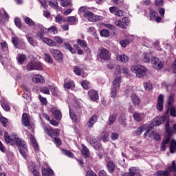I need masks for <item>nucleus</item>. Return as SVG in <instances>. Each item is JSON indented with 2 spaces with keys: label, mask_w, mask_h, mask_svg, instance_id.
Listing matches in <instances>:
<instances>
[{
  "label": "nucleus",
  "mask_w": 176,
  "mask_h": 176,
  "mask_svg": "<svg viewBox=\"0 0 176 176\" xmlns=\"http://www.w3.org/2000/svg\"><path fill=\"white\" fill-rule=\"evenodd\" d=\"M4 140L7 144H10L11 145H16L20 146L22 148H19V153L25 159L27 157V143L24 140L19 138L17 134L12 133L11 135H9L8 132L4 133Z\"/></svg>",
  "instance_id": "nucleus-1"
},
{
  "label": "nucleus",
  "mask_w": 176,
  "mask_h": 176,
  "mask_svg": "<svg viewBox=\"0 0 176 176\" xmlns=\"http://www.w3.org/2000/svg\"><path fill=\"white\" fill-rule=\"evenodd\" d=\"M165 129L166 132L167 133V136L166 138L163 140V142L161 145V151H166V144H168L170 142V139L171 138V135L174 134V131H173V129L170 127V121H167L165 124Z\"/></svg>",
  "instance_id": "nucleus-2"
},
{
  "label": "nucleus",
  "mask_w": 176,
  "mask_h": 176,
  "mask_svg": "<svg viewBox=\"0 0 176 176\" xmlns=\"http://www.w3.org/2000/svg\"><path fill=\"white\" fill-rule=\"evenodd\" d=\"M131 71L135 74L137 78H144V76H146L148 69L142 65H134L131 67Z\"/></svg>",
  "instance_id": "nucleus-3"
},
{
  "label": "nucleus",
  "mask_w": 176,
  "mask_h": 176,
  "mask_svg": "<svg viewBox=\"0 0 176 176\" xmlns=\"http://www.w3.org/2000/svg\"><path fill=\"white\" fill-rule=\"evenodd\" d=\"M122 82V78L120 76H118L113 81V85L111 87V96L112 98H115L118 94V89L120 87V83Z\"/></svg>",
  "instance_id": "nucleus-4"
},
{
  "label": "nucleus",
  "mask_w": 176,
  "mask_h": 176,
  "mask_svg": "<svg viewBox=\"0 0 176 176\" xmlns=\"http://www.w3.org/2000/svg\"><path fill=\"white\" fill-rule=\"evenodd\" d=\"M170 171H176L175 161H173L171 165L165 170H159L156 173L157 176H170Z\"/></svg>",
  "instance_id": "nucleus-5"
},
{
  "label": "nucleus",
  "mask_w": 176,
  "mask_h": 176,
  "mask_svg": "<svg viewBox=\"0 0 176 176\" xmlns=\"http://www.w3.org/2000/svg\"><path fill=\"white\" fill-rule=\"evenodd\" d=\"M111 58V53L109 51L105 48L99 49L98 54V60H104L107 61Z\"/></svg>",
  "instance_id": "nucleus-6"
},
{
  "label": "nucleus",
  "mask_w": 176,
  "mask_h": 176,
  "mask_svg": "<svg viewBox=\"0 0 176 176\" xmlns=\"http://www.w3.org/2000/svg\"><path fill=\"white\" fill-rule=\"evenodd\" d=\"M84 17H85V19H87L89 21H91L92 23H94L96 21H100L102 20V19H104L102 16L96 15L91 12H85Z\"/></svg>",
  "instance_id": "nucleus-7"
},
{
  "label": "nucleus",
  "mask_w": 176,
  "mask_h": 176,
  "mask_svg": "<svg viewBox=\"0 0 176 176\" xmlns=\"http://www.w3.org/2000/svg\"><path fill=\"white\" fill-rule=\"evenodd\" d=\"M26 68L28 71H42V65L39 62L31 61L28 63Z\"/></svg>",
  "instance_id": "nucleus-8"
},
{
  "label": "nucleus",
  "mask_w": 176,
  "mask_h": 176,
  "mask_svg": "<svg viewBox=\"0 0 176 176\" xmlns=\"http://www.w3.org/2000/svg\"><path fill=\"white\" fill-rule=\"evenodd\" d=\"M43 130L45 133L47 134V135H50V137H58V134L60 133L58 129H53L46 126H43Z\"/></svg>",
  "instance_id": "nucleus-9"
},
{
  "label": "nucleus",
  "mask_w": 176,
  "mask_h": 176,
  "mask_svg": "<svg viewBox=\"0 0 176 176\" xmlns=\"http://www.w3.org/2000/svg\"><path fill=\"white\" fill-rule=\"evenodd\" d=\"M151 64L155 68V69H162L163 68V65H164V63L162 62L158 58L153 57L151 59Z\"/></svg>",
  "instance_id": "nucleus-10"
},
{
  "label": "nucleus",
  "mask_w": 176,
  "mask_h": 176,
  "mask_svg": "<svg viewBox=\"0 0 176 176\" xmlns=\"http://www.w3.org/2000/svg\"><path fill=\"white\" fill-rule=\"evenodd\" d=\"M51 112L54 118H55L56 120H61V118H63V115L61 114V111H60L59 109H57V108L56 107H52L51 109Z\"/></svg>",
  "instance_id": "nucleus-11"
},
{
  "label": "nucleus",
  "mask_w": 176,
  "mask_h": 176,
  "mask_svg": "<svg viewBox=\"0 0 176 176\" xmlns=\"http://www.w3.org/2000/svg\"><path fill=\"white\" fill-rule=\"evenodd\" d=\"M122 176H141V174L140 173V170L136 168H129V173H124Z\"/></svg>",
  "instance_id": "nucleus-12"
},
{
  "label": "nucleus",
  "mask_w": 176,
  "mask_h": 176,
  "mask_svg": "<svg viewBox=\"0 0 176 176\" xmlns=\"http://www.w3.org/2000/svg\"><path fill=\"white\" fill-rule=\"evenodd\" d=\"M9 20V14L3 8L0 9V23H5Z\"/></svg>",
  "instance_id": "nucleus-13"
},
{
  "label": "nucleus",
  "mask_w": 176,
  "mask_h": 176,
  "mask_svg": "<svg viewBox=\"0 0 176 176\" xmlns=\"http://www.w3.org/2000/svg\"><path fill=\"white\" fill-rule=\"evenodd\" d=\"M51 53L52 54V56L55 60H57L58 61H62L63 60V54L57 50H51Z\"/></svg>",
  "instance_id": "nucleus-14"
},
{
  "label": "nucleus",
  "mask_w": 176,
  "mask_h": 176,
  "mask_svg": "<svg viewBox=\"0 0 176 176\" xmlns=\"http://www.w3.org/2000/svg\"><path fill=\"white\" fill-rule=\"evenodd\" d=\"M29 170H32L34 176H41V174L39 173V168H38L36 164L34 162L30 163Z\"/></svg>",
  "instance_id": "nucleus-15"
},
{
  "label": "nucleus",
  "mask_w": 176,
  "mask_h": 176,
  "mask_svg": "<svg viewBox=\"0 0 176 176\" xmlns=\"http://www.w3.org/2000/svg\"><path fill=\"white\" fill-rule=\"evenodd\" d=\"M166 122V116H159L157 118L153 120L154 126H160V124H163Z\"/></svg>",
  "instance_id": "nucleus-16"
},
{
  "label": "nucleus",
  "mask_w": 176,
  "mask_h": 176,
  "mask_svg": "<svg viewBox=\"0 0 176 176\" xmlns=\"http://www.w3.org/2000/svg\"><path fill=\"white\" fill-rule=\"evenodd\" d=\"M88 96H89V98H91V101H97V100L100 98L98 96V92L93 89L88 92Z\"/></svg>",
  "instance_id": "nucleus-17"
},
{
  "label": "nucleus",
  "mask_w": 176,
  "mask_h": 176,
  "mask_svg": "<svg viewBox=\"0 0 176 176\" xmlns=\"http://www.w3.org/2000/svg\"><path fill=\"white\" fill-rule=\"evenodd\" d=\"M164 101V97L160 94L157 98V109L158 111H163V102Z\"/></svg>",
  "instance_id": "nucleus-18"
},
{
  "label": "nucleus",
  "mask_w": 176,
  "mask_h": 176,
  "mask_svg": "<svg viewBox=\"0 0 176 176\" xmlns=\"http://www.w3.org/2000/svg\"><path fill=\"white\" fill-rule=\"evenodd\" d=\"M33 83H45V78L41 74L34 75L32 78Z\"/></svg>",
  "instance_id": "nucleus-19"
},
{
  "label": "nucleus",
  "mask_w": 176,
  "mask_h": 176,
  "mask_svg": "<svg viewBox=\"0 0 176 176\" xmlns=\"http://www.w3.org/2000/svg\"><path fill=\"white\" fill-rule=\"evenodd\" d=\"M29 140L34 149V151H38L39 149V145H38V142H36V139L32 135H29Z\"/></svg>",
  "instance_id": "nucleus-20"
},
{
  "label": "nucleus",
  "mask_w": 176,
  "mask_h": 176,
  "mask_svg": "<svg viewBox=\"0 0 176 176\" xmlns=\"http://www.w3.org/2000/svg\"><path fill=\"white\" fill-rule=\"evenodd\" d=\"M97 122V116L94 115L92 116L87 122V126L88 129H91L93 126H94V123Z\"/></svg>",
  "instance_id": "nucleus-21"
},
{
  "label": "nucleus",
  "mask_w": 176,
  "mask_h": 176,
  "mask_svg": "<svg viewBox=\"0 0 176 176\" xmlns=\"http://www.w3.org/2000/svg\"><path fill=\"white\" fill-rule=\"evenodd\" d=\"M22 124L25 127H28L30 126V119L28 118V115L27 113H24L22 115Z\"/></svg>",
  "instance_id": "nucleus-22"
},
{
  "label": "nucleus",
  "mask_w": 176,
  "mask_h": 176,
  "mask_svg": "<svg viewBox=\"0 0 176 176\" xmlns=\"http://www.w3.org/2000/svg\"><path fill=\"white\" fill-rule=\"evenodd\" d=\"M91 144L94 148V149H96V151H100L102 148V146L100 144V142H98L97 139H92Z\"/></svg>",
  "instance_id": "nucleus-23"
},
{
  "label": "nucleus",
  "mask_w": 176,
  "mask_h": 176,
  "mask_svg": "<svg viewBox=\"0 0 176 176\" xmlns=\"http://www.w3.org/2000/svg\"><path fill=\"white\" fill-rule=\"evenodd\" d=\"M118 61L121 63H127L129 61V56L124 54H118L116 56Z\"/></svg>",
  "instance_id": "nucleus-24"
},
{
  "label": "nucleus",
  "mask_w": 176,
  "mask_h": 176,
  "mask_svg": "<svg viewBox=\"0 0 176 176\" xmlns=\"http://www.w3.org/2000/svg\"><path fill=\"white\" fill-rule=\"evenodd\" d=\"M43 42L45 43H46V45H47L48 46H57V43H56V41L47 38V37H45L43 38Z\"/></svg>",
  "instance_id": "nucleus-25"
},
{
  "label": "nucleus",
  "mask_w": 176,
  "mask_h": 176,
  "mask_svg": "<svg viewBox=\"0 0 176 176\" xmlns=\"http://www.w3.org/2000/svg\"><path fill=\"white\" fill-rule=\"evenodd\" d=\"M67 19L60 14H57L55 17V23H58V24H63V23H65Z\"/></svg>",
  "instance_id": "nucleus-26"
},
{
  "label": "nucleus",
  "mask_w": 176,
  "mask_h": 176,
  "mask_svg": "<svg viewBox=\"0 0 176 176\" xmlns=\"http://www.w3.org/2000/svg\"><path fill=\"white\" fill-rule=\"evenodd\" d=\"M107 167L109 173H111V174L115 171V164L112 161L107 162Z\"/></svg>",
  "instance_id": "nucleus-27"
},
{
  "label": "nucleus",
  "mask_w": 176,
  "mask_h": 176,
  "mask_svg": "<svg viewBox=\"0 0 176 176\" xmlns=\"http://www.w3.org/2000/svg\"><path fill=\"white\" fill-rule=\"evenodd\" d=\"M64 87L65 89H73V87H75V82L71 80H65L64 83Z\"/></svg>",
  "instance_id": "nucleus-28"
},
{
  "label": "nucleus",
  "mask_w": 176,
  "mask_h": 176,
  "mask_svg": "<svg viewBox=\"0 0 176 176\" xmlns=\"http://www.w3.org/2000/svg\"><path fill=\"white\" fill-rule=\"evenodd\" d=\"M0 102L4 111H6V112H9V111H10V107L9 106V103H8L6 100H2Z\"/></svg>",
  "instance_id": "nucleus-29"
},
{
  "label": "nucleus",
  "mask_w": 176,
  "mask_h": 176,
  "mask_svg": "<svg viewBox=\"0 0 176 176\" xmlns=\"http://www.w3.org/2000/svg\"><path fill=\"white\" fill-rule=\"evenodd\" d=\"M170 153H175L176 151V141L174 140H170Z\"/></svg>",
  "instance_id": "nucleus-30"
},
{
  "label": "nucleus",
  "mask_w": 176,
  "mask_h": 176,
  "mask_svg": "<svg viewBox=\"0 0 176 176\" xmlns=\"http://www.w3.org/2000/svg\"><path fill=\"white\" fill-rule=\"evenodd\" d=\"M131 98L134 105H140V98L135 94H132L131 96Z\"/></svg>",
  "instance_id": "nucleus-31"
},
{
  "label": "nucleus",
  "mask_w": 176,
  "mask_h": 176,
  "mask_svg": "<svg viewBox=\"0 0 176 176\" xmlns=\"http://www.w3.org/2000/svg\"><path fill=\"white\" fill-rule=\"evenodd\" d=\"M49 89L52 94V96H58V88L57 87H55L54 85H50Z\"/></svg>",
  "instance_id": "nucleus-32"
},
{
  "label": "nucleus",
  "mask_w": 176,
  "mask_h": 176,
  "mask_svg": "<svg viewBox=\"0 0 176 176\" xmlns=\"http://www.w3.org/2000/svg\"><path fill=\"white\" fill-rule=\"evenodd\" d=\"M16 60L19 63V64H23L25 60H27V56L24 54H18L16 57Z\"/></svg>",
  "instance_id": "nucleus-33"
},
{
  "label": "nucleus",
  "mask_w": 176,
  "mask_h": 176,
  "mask_svg": "<svg viewBox=\"0 0 176 176\" xmlns=\"http://www.w3.org/2000/svg\"><path fill=\"white\" fill-rule=\"evenodd\" d=\"M133 116V119L136 120V122H141V120L144 119V114L134 113Z\"/></svg>",
  "instance_id": "nucleus-34"
},
{
  "label": "nucleus",
  "mask_w": 176,
  "mask_h": 176,
  "mask_svg": "<svg viewBox=\"0 0 176 176\" xmlns=\"http://www.w3.org/2000/svg\"><path fill=\"white\" fill-rule=\"evenodd\" d=\"M116 69L118 70L120 74H123L124 75H127L129 74V69L126 67H120V65L116 67Z\"/></svg>",
  "instance_id": "nucleus-35"
},
{
  "label": "nucleus",
  "mask_w": 176,
  "mask_h": 176,
  "mask_svg": "<svg viewBox=\"0 0 176 176\" xmlns=\"http://www.w3.org/2000/svg\"><path fill=\"white\" fill-rule=\"evenodd\" d=\"M42 173H43V176L53 175V170L50 168H43Z\"/></svg>",
  "instance_id": "nucleus-36"
},
{
  "label": "nucleus",
  "mask_w": 176,
  "mask_h": 176,
  "mask_svg": "<svg viewBox=\"0 0 176 176\" xmlns=\"http://www.w3.org/2000/svg\"><path fill=\"white\" fill-rule=\"evenodd\" d=\"M63 46L65 49H67V50L71 52V53H76V50L72 48V46L71 45V44H69V43H65L63 44Z\"/></svg>",
  "instance_id": "nucleus-37"
},
{
  "label": "nucleus",
  "mask_w": 176,
  "mask_h": 176,
  "mask_svg": "<svg viewBox=\"0 0 176 176\" xmlns=\"http://www.w3.org/2000/svg\"><path fill=\"white\" fill-rule=\"evenodd\" d=\"M66 21H67L70 25H74V24H76L77 19L75 16H68Z\"/></svg>",
  "instance_id": "nucleus-38"
},
{
  "label": "nucleus",
  "mask_w": 176,
  "mask_h": 176,
  "mask_svg": "<svg viewBox=\"0 0 176 176\" xmlns=\"http://www.w3.org/2000/svg\"><path fill=\"white\" fill-rule=\"evenodd\" d=\"M82 155H84L85 157H89V155H90V152L89 151V149L86 146L82 144V149L81 150Z\"/></svg>",
  "instance_id": "nucleus-39"
},
{
  "label": "nucleus",
  "mask_w": 176,
  "mask_h": 176,
  "mask_svg": "<svg viewBox=\"0 0 176 176\" xmlns=\"http://www.w3.org/2000/svg\"><path fill=\"white\" fill-rule=\"evenodd\" d=\"M148 137H149V138H153L154 140H155V141H159V140H160V135L158 134V133H155V132H151V133L148 134Z\"/></svg>",
  "instance_id": "nucleus-40"
},
{
  "label": "nucleus",
  "mask_w": 176,
  "mask_h": 176,
  "mask_svg": "<svg viewBox=\"0 0 176 176\" xmlns=\"http://www.w3.org/2000/svg\"><path fill=\"white\" fill-rule=\"evenodd\" d=\"M145 90H147V91H152L153 87L152 86V82L151 81H148L147 82H145L144 84Z\"/></svg>",
  "instance_id": "nucleus-41"
},
{
  "label": "nucleus",
  "mask_w": 176,
  "mask_h": 176,
  "mask_svg": "<svg viewBox=\"0 0 176 176\" xmlns=\"http://www.w3.org/2000/svg\"><path fill=\"white\" fill-rule=\"evenodd\" d=\"M44 60L50 64H53V58L48 54H44Z\"/></svg>",
  "instance_id": "nucleus-42"
},
{
  "label": "nucleus",
  "mask_w": 176,
  "mask_h": 176,
  "mask_svg": "<svg viewBox=\"0 0 176 176\" xmlns=\"http://www.w3.org/2000/svg\"><path fill=\"white\" fill-rule=\"evenodd\" d=\"M116 120V114H112L109 118V124L111 126L115 123Z\"/></svg>",
  "instance_id": "nucleus-43"
},
{
  "label": "nucleus",
  "mask_w": 176,
  "mask_h": 176,
  "mask_svg": "<svg viewBox=\"0 0 176 176\" xmlns=\"http://www.w3.org/2000/svg\"><path fill=\"white\" fill-rule=\"evenodd\" d=\"M143 61L144 63H149L151 61V55H149V53L143 54Z\"/></svg>",
  "instance_id": "nucleus-44"
},
{
  "label": "nucleus",
  "mask_w": 176,
  "mask_h": 176,
  "mask_svg": "<svg viewBox=\"0 0 176 176\" xmlns=\"http://www.w3.org/2000/svg\"><path fill=\"white\" fill-rule=\"evenodd\" d=\"M60 6L63 8H65L66 6H69L71 4V0H60Z\"/></svg>",
  "instance_id": "nucleus-45"
},
{
  "label": "nucleus",
  "mask_w": 176,
  "mask_h": 176,
  "mask_svg": "<svg viewBox=\"0 0 176 176\" xmlns=\"http://www.w3.org/2000/svg\"><path fill=\"white\" fill-rule=\"evenodd\" d=\"M77 43H78L81 47H82V49H85V47H87V43H86V41H83V40L78 39Z\"/></svg>",
  "instance_id": "nucleus-46"
},
{
  "label": "nucleus",
  "mask_w": 176,
  "mask_h": 176,
  "mask_svg": "<svg viewBox=\"0 0 176 176\" xmlns=\"http://www.w3.org/2000/svg\"><path fill=\"white\" fill-rule=\"evenodd\" d=\"M120 44L122 47H126L127 45H130V40L129 39H124L120 41Z\"/></svg>",
  "instance_id": "nucleus-47"
},
{
  "label": "nucleus",
  "mask_w": 176,
  "mask_h": 176,
  "mask_svg": "<svg viewBox=\"0 0 176 176\" xmlns=\"http://www.w3.org/2000/svg\"><path fill=\"white\" fill-rule=\"evenodd\" d=\"M25 23H26L30 27H33V25H35V23L34 22V21L28 17H26L25 19Z\"/></svg>",
  "instance_id": "nucleus-48"
},
{
  "label": "nucleus",
  "mask_w": 176,
  "mask_h": 176,
  "mask_svg": "<svg viewBox=\"0 0 176 176\" xmlns=\"http://www.w3.org/2000/svg\"><path fill=\"white\" fill-rule=\"evenodd\" d=\"M62 153L63 155H65V156H68L69 157H74V153H72V152H71L68 150L63 149L62 150Z\"/></svg>",
  "instance_id": "nucleus-49"
},
{
  "label": "nucleus",
  "mask_w": 176,
  "mask_h": 176,
  "mask_svg": "<svg viewBox=\"0 0 176 176\" xmlns=\"http://www.w3.org/2000/svg\"><path fill=\"white\" fill-rule=\"evenodd\" d=\"M49 5L54 9H57V8H58V3L56 0L50 1Z\"/></svg>",
  "instance_id": "nucleus-50"
},
{
  "label": "nucleus",
  "mask_w": 176,
  "mask_h": 176,
  "mask_svg": "<svg viewBox=\"0 0 176 176\" xmlns=\"http://www.w3.org/2000/svg\"><path fill=\"white\" fill-rule=\"evenodd\" d=\"M81 86H82L83 89L87 90L90 88V82H89V81L84 80L81 82Z\"/></svg>",
  "instance_id": "nucleus-51"
},
{
  "label": "nucleus",
  "mask_w": 176,
  "mask_h": 176,
  "mask_svg": "<svg viewBox=\"0 0 176 176\" xmlns=\"http://www.w3.org/2000/svg\"><path fill=\"white\" fill-rule=\"evenodd\" d=\"M119 122L123 127H126V117L124 116H120L119 118Z\"/></svg>",
  "instance_id": "nucleus-52"
},
{
  "label": "nucleus",
  "mask_w": 176,
  "mask_h": 176,
  "mask_svg": "<svg viewBox=\"0 0 176 176\" xmlns=\"http://www.w3.org/2000/svg\"><path fill=\"white\" fill-rule=\"evenodd\" d=\"M69 115L71 119H72V120H74L76 123H78V118H76V116H75V114L74 113V111L69 109Z\"/></svg>",
  "instance_id": "nucleus-53"
},
{
  "label": "nucleus",
  "mask_w": 176,
  "mask_h": 176,
  "mask_svg": "<svg viewBox=\"0 0 176 176\" xmlns=\"http://www.w3.org/2000/svg\"><path fill=\"white\" fill-rule=\"evenodd\" d=\"M48 31L51 32V34H54V35L58 34V30H57V28L56 26H52L48 29Z\"/></svg>",
  "instance_id": "nucleus-54"
},
{
  "label": "nucleus",
  "mask_w": 176,
  "mask_h": 176,
  "mask_svg": "<svg viewBox=\"0 0 176 176\" xmlns=\"http://www.w3.org/2000/svg\"><path fill=\"white\" fill-rule=\"evenodd\" d=\"M159 16V14H157V12H156L154 10H151L150 12V19L151 20H155V19L156 17H157Z\"/></svg>",
  "instance_id": "nucleus-55"
},
{
  "label": "nucleus",
  "mask_w": 176,
  "mask_h": 176,
  "mask_svg": "<svg viewBox=\"0 0 176 176\" xmlns=\"http://www.w3.org/2000/svg\"><path fill=\"white\" fill-rule=\"evenodd\" d=\"M50 89L47 87H43L41 88L40 91L43 94H50Z\"/></svg>",
  "instance_id": "nucleus-56"
},
{
  "label": "nucleus",
  "mask_w": 176,
  "mask_h": 176,
  "mask_svg": "<svg viewBox=\"0 0 176 176\" xmlns=\"http://www.w3.org/2000/svg\"><path fill=\"white\" fill-rule=\"evenodd\" d=\"M100 34L101 36H104L105 38H107L109 35V30L107 29L102 30V31H100Z\"/></svg>",
  "instance_id": "nucleus-57"
},
{
  "label": "nucleus",
  "mask_w": 176,
  "mask_h": 176,
  "mask_svg": "<svg viewBox=\"0 0 176 176\" xmlns=\"http://www.w3.org/2000/svg\"><path fill=\"white\" fill-rule=\"evenodd\" d=\"M112 2L114 5H118V6H123L124 1L123 0H113Z\"/></svg>",
  "instance_id": "nucleus-58"
},
{
  "label": "nucleus",
  "mask_w": 176,
  "mask_h": 176,
  "mask_svg": "<svg viewBox=\"0 0 176 176\" xmlns=\"http://www.w3.org/2000/svg\"><path fill=\"white\" fill-rule=\"evenodd\" d=\"M0 121L2 123L3 127H8V120L6 119V118L1 117Z\"/></svg>",
  "instance_id": "nucleus-59"
},
{
  "label": "nucleus",
  "mask_w": 176,
  "mask_h": 176,
  "mask_svg": "<svg viewBox=\"0 0 176 176\" xmlns=\"http://www.w3.org/2000/svg\"><path fill=\"white\" fill-rule=\"evenodd\" d=\"M1 45V47L2 49V50H3V52H8V44L6 43V42H1L0 43Z\"/></svg>",
  "instance_id": "nucleus-60"
},
{
  "label": "nucleus",
  "mask_w": 176,
  "mask_h": 176,
  "mask_svg": "<svg viewBox=\"0 0 176 176\" xmlns=\"http://www.w3.org/2000/svg\"><path fill=\"white\" fill-rule=\"evenodd\" d=\"M87 10V7H80L78 10V14H85V13H87V12H86Z\"/></svg>",
  "instance_id": "nucleus-61"
},
{
  "label": "nucleus",
  "mask_w": 176,
  "mask_h": 176,
  "mask_svg": "<svg viewBox=\"0 0 176 176\" xmlns=\"http://www.w3.org/2000/svg\"><path fill=\"white\" fill-rule=\"evenodd\" d=\"M74 72L76 74V75H78L80 76V75L82 74V70H80L78 66H76L74 68Z\"/></svg>",
  "instance_id": "nucleus-62"
},
{
  "label": "nucleus",
  "mask_w": 176,
  "mask_h": 176,
  "mask_svg": "<svg viewBox=\"0 0 176 176\" xmlns=\"http://www.w3.org/2000/svg\"><path fill=\"white\" fill-rule=\"evenodd\" d=\"M54 41L55 42H57V43H63V42H64V40H63V38L56 36L54 37Z\"/></svg>",
  "instance_id": "nucleus-63"
},
{
  "label": "nucleus",
  "mask_w": 176,
  "mask_h": 176,
  "mask_svg": "<svg viewBox=\"0 0 176 176\" xmlns=\"http://www.w3.org/2000/svg\"><path fill=\"white\" fill-rule=\"evenodd\" d=\"M171 116L176 118V108L174 107H169Z\"/></svg>",
  "instance_id": "nucleus-64"
}]
</instances>
